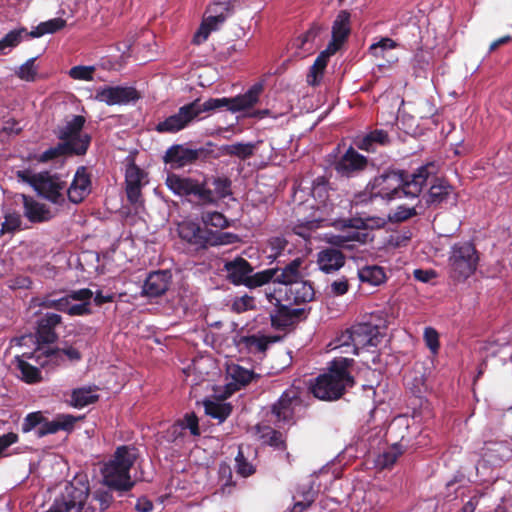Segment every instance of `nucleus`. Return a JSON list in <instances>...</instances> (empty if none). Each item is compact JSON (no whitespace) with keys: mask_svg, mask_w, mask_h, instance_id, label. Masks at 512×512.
Here are the masks:
<instances>
[{"mask_svg":"<svg viewBox=\"0 0 512 512\" xmlns=\"http://www.w3.org/2000/svg\"><path fill=\"white\" fill-rule=\"evenodd\" d=\"M354 336V348L352 354L357 355L360 348L366 346L376 347L382 339L379 327L369 322L356 323L352 325Z\"/></svg>","mask_w":512,"mask_h":512,"instance_id":"nucleus-17","label":"nucleus"},{"mask_svg":"<svg viewBox=\"0 0 512 512\" xmlns=\"http://www.w3.org/2000/svg\"><path fill=\"white\" fill-rule=\"evenodd\" d=\"M138 457V449L132 445L116 448L112 458L102 469L103 481L109 488L126 492L131 490L135 482L131 479L130 470Z\"/></svg>","mask_w":512,"mask_h":512,"instance_id":"nucleus-5","label":"nucleus"},{"mask_svg":"<svg viewBox=\"0 0 512 512\" xmlns=\"http://www.w3.org/2000/svg\"><path fill=\"white\" fill-rule=\"evenodd\" d=\"M24 38H30L29 31H27L26 28L21 27L19 29L10 31L0 40V52L5 54L4 50L6 48L16 47Z\"/></svg>","mask_w":512,"mask_h":512,"instance_id":"nucleus-44","label":"nucleus"},{"mask_svg":"<svg viewBox=\"0 0 512 512\" xmlns=\"http://www.w3.org/2000/svg\"><path fill=\"white\" fill-rule=\"evenodd\" d=\"M179 238L187 245L190 252L202 254L211 247L234 244L240 241L237 234L213 231L196 221H183L178 224Z\"/></svg>","mask_w":512,"mask_h":512,"instance_id":"nucleus-4","label":"nucleus"},{"mask_svg":"<svg viewBox=\"0 0 512 512\" xmlns=\"http://www.w3.org/2000/svg\"><path fill=\"white\" fill-rule=\"evenodd\" d=\"M345 260L343 252L333 247L325 248L317 255L319 269L326 274L338 271L344 266Z\"/></svg>","mask_w":512,"mask_h":512,"instance_id":"nucleus-28","label":"nucleus"},{"mask_svg":"<svg viewBox=\"0 0 512 512\" xmlns=\"http://www.w3.org/2000/svg\"><path fill=\"white\" fill-rule=\"evenodd\" d=\"M358 277L362 283L373 286L382 284L386 279L384 269L378 265L364 266L358 270Z\"/></svg>","mask_w":512,"mask_h":512,"instance_id":"nucleus-36","label":"nucleus"},{"mask_svg":"<svg viewBox=\"0 0 512 512\" xmlns=\"http://www.w3.org/2000/svg\"><path fill=\"white\" fill-rule=\"evenodd\" d=\"M62 322V317L56 313H46L37 322L36 336L41 344H52L57 341L56 326Z\"/></svg>","mask_w":512,"mask_h":512,"instance_id":"nucleus-22","label":"nucleus"},{"mask_svg":"<svg viewBox=\"0 0 512 512\" xmlns=\"http://www.w3.org/2000/svg\"><path fill=\"white\" fill-rule=\"evenodd\" d=\"M42 355L55 364H61L66 356L70 361H79L82 358L81 353L74 347L70 346L64 349L47 348L42 351Z\"/></svg>","mask_w":512,"mask_h":512,"instance_id":"nucleus-35","label":"nucleus"},{"mask_svg":"<svg viewBox=\"0 0 512 512\" xmlns=\"http://www.w3.org/2000/svg\"><path fill=\"white\" fill-rule=\"evenodd\" d=\"M194 156L193 148L183 144H174L166 150L163 161L169 164L172 169H179L195 164Z\"/></svg>","mask_w":512,"mask_h":512,"instance_id":"nucleus-23","label":"nucleus"},{"mask_svg":"<svg viewBox=\"0 0 512 512\" xmlns=\"http://www.w3.org/2000/svg\"><path fill=\"white\" fill-rule=\"evenodd\" d=\"M171 274L167 270L151 272L146 278L142 293L151 298L163 295L169 288Z\"/></svg>","mask_w":512,"mask_h":512,"instance_id":"nucleus-21","label":"nucleus"},{"mask_svg":"<svg viewBox=\"0 0 512 512\" xmlns=\"http://www.w3.org/2000/svg\"><path fill=\"white\" fill-rule=\"evenodd\" d=\"M368 164V158L350 146L334 163V170L341 177L352 178L366 170Z\"/></svg>","mask_w":512,"mask_h":512,"instance_id":"nucleus-12","label":"nucleus"},{"mask_svg":"<svg viewBox=\"0 0 512 512\" xmlns=\"http://www.w3.org/2000/svg\"><path fill=\"white\" fill-rule=\"evenodd\" d=\"M421 203V200L415 207H405V206H398L396 210L389 215V219L392 222H404L416 215L419 214V212L416 210V208Z\"/></svg>","mask_w":512,"mask_h":512,"instance_id":"nucleus-54","label":"nucleus"},{"mask_svg":"<svg viewBox=\"0 0 512 512\" xmlns=\"http://www.w3.org/2000/svg\"><path fill=\"white\" fill-rule=\"evenodd\" d=\"M219 481L221 483V491L223 494H231L236 486L233 481V472L229 464L222 462L218 468Z\"/></svg>","mask_w":512,"mask_h":512,"instance_id":"nucleus-45","label":"nucleus"},{"mask_svg":"<svg viewBox=\"0 0 512 512\" xmlns=\"http://www.w3.org/2000/svg\"><path fill=\"white\" fill-rule=\"evenodd\" d=\"M65 313H67L70 316L90 315L92 313L91 303L90 302H82L79 304H72V301H69V304H67Z\"/></svg>","mask_w":512,"mask_h":512,"instance_id":"nucleus-63","label":"nucleus"},{"mask_svg":"<svg viewBox=\"0 0 512 512\" xmlns=\"http://www.w3.org/2000/svg\"><path fill=\"white\" fill-rule=\"evenodd\" d=\"M398 44L391 38L384 37L369 47L370 54L375 58H384L388 49H395Z\"/></svg>","mask_w":512,"mask_h":512,"instance_id":"nucleus-52","label":"nucleus"},{"mask_svg":"<svg viewBox=\"0 0 512 512\" xmlns=\"http://www.w3.org/2000/svg\"><path fill=\"white\" fill-rule=\"evenodd\" d=\"M178 421L182 422L184 430L188 429L191 435L200 436L199 419L194 412L186 413L183 418L178 419Z\"/></svg>","mask_w":512,"mask_h":512,"instance_id":"nucleus-59","label":"nucleus"},{"mask_svg":"<svg viewBox=\"0 0 512 512\" xmlns=\"http://www.w3.org/2000/svg\"><path fill=\"white\" fill-rule=\"evenodd\" d=\"M77 420L78 418L71 414L58 415L53 421H48L44 417V422L42 423V426L38 427L36 434L41 438L49 434H55L61 430L69 432L74 428Z\"/></svg>","mask_w":512,"mask_h":512,"instance_id":"nucleus-30","label":"nucleus"},{"mask_svg":"<svg viewBox=\"0 0 512 512\" xmlns=\"http://www.w3.org/2000/svg\"><path fill=\"white\" fill-rule=\"evenodd\" d=\"M478 261V252L472 243L460 242L454 244L449 256L451 278L455 281H465L476 271Z\"/></svg>","mask_w":512,"mask_h":512,"instance_id":"nucleus-8","label":"nucleus"},{"mask_svg":"<svg viewBox=\"0 0 512 512\" xmlns=\"http://www.w3.org/2000/svg\"><path fill=\"white\" fill-rule=\"evenodd\" d=\"M67 22L63 18H53L39 23L33 30L29 31L30 38H39L45 34H53L66 26Z\"/></svg>","mask_w":512,"mask_h":512,"instance_id":"nucleus-38","label":"nucleus"},{"mask_svg":"<svg viewBox=\"0 0 512 512\" xmlns=\"http://www.w3.org/2000/svg\"><path fill=\"white\" fill-rule=\"evenodd\" d=\"M262 91L263 85L255 83L246 93L235 97L209 98L203 103L197 98L181 106L176 114L158 122L155 126V131L158 133H177L185 129L195 119H202V113H211L223 108L236 113L252 108L258 102Z\"/></svg>","mask_w":512,"mask_h":512,"instance_id":"nucleus-2","label":"nucleus"},{"mask_svg":"<svg viewBox=\"0 0 512 512\" xmlns=\"http://www.w3.org/2000/svg\"><path fill=\"white\" fill-rule=\"evenodd\" d=\"M350 13L347 10H341L332 25V40L329 42L328 46L335 48L338 51L343 43L348 38L351 28H350Z\"/></svg>","mask_w":512,"mask_h":512,"instance_id":"nucleus-27","label":"nucleus"},{"mask_svg":"<svg viewBox=\"0 0 512 512\" xmlns=\"http://www.w3.org/2000/svg\"><path fill=\"white\" fill-rule=\"evenodd\" d=\"M204 407L205 413L217 419L220 423L224 422L231 415L233 410L232 405L227 402L206 401Z\"/></svg>","mask_w":512,"mask_h":512,"instance_id":"nucleus-40","label":"nucleus"},{"mask_svg":"<svg viewBox=\"0 0 512 512\" xmlns=\"http://www.w3.org/2000/svg\"><path fill=\"white\" fill-rule=\"evenodd\" d=\"M24 215L32 223H41L51 219V212L45 204L39 203L32 197L22 195Z\"/></svg>","mask_w":512,"mask_h":512,"instance_id":"nucleus-31","label":"nucleus"},{"mask_svg":"<svg viewBox=\"0 0 512 512\" xmlns=\"http://www.w3.org/2000/svg\"><path fill=\"white\" fill-rule=\"evenodd\" d=\"M236 471L242 477H249L255 473V467L246 459L242 447H239L235 457Z\"/></svg>","mask_w":512,"mask_h":512,"instance_id":"nucleus-53","label":"nucleus"},{"mask_svg":"<svg viewBox=\"0 0 512 512\" xmlns=\"http://www.w3.org/2000/svg\"><path fill=\"white\" fill-rule=\"evenodd\" d=\"M390 143V136L383 129H375L364 135H358L353 140L356 148L367 153H375L379 147H386Z\"/></svg>","mask_w":512,"mask_h":512,"instance_id":"nucleus-20","label":"nucleus"},{"mask_svg":"<svg viewBox=\"0 0 512 512\" xmlns=\"http://www.w3.org/2000/svg\"><path fill=\"white\" fill-rule=\"evenodd\" d=\"M95 99L108 106L124 105L140 99V94L134 87L104 86L96 90Z\"/></svg>","mask_w":512,"mask_h":512,"instance_id":"nucleus-14","label":"nucleus"},{"mask_svg":"<svg viewBox=\"0 0 512 512\" xmlns=\"http://www.w3.org/2000/svg\"><path fill=\"white\" fill-rule=\"evenodd\" d=\"M66 182L61 179L59 174H51L49 171L38 173V181L34 190L37 194L55 205L65 203L64 189Z\"/></svg>","mask_w":512,"mask_h":512,"instance_id":"nucleus-11","label":"nucleus"},{"mask_svg":"<svg viewBox=\"0 0 512 512\" xmlns=\"http://www.w3.org/2000/svg\"><path fill=\"white\" fill-rule=\"evenodd\" d=\"M86 120L82 115H74L70 121L60 127L57 131V137L61 142H70L75 147L83 145L85 147V154L87 153L90 144L91 136L87 133H82Z\"/></svg>","mask_w":512,"mask_h":512,"instance_id":"nucleus-13","label":"nucleus"},{"mask_svg":"<svg viewBox=\"0 0 512 512\" xmlns=\"http://www.w3.org/2000/svg\"><path fill=\"white\" fill-rule=\"evenodd\" d=\"M282 293H284V300L289 303V305L308 303L314 300L315 297V290L312 282L304 280L303 278L285 287V290H282Z\"/></svg>","mask_w":512,"mask_h":512,"instance_id":"nucleus-19","label":"nucleus"},{"mask_svg":"<svg viewBox=\"0 0 512 512\" xmlns=\"http://www.w3.org/2000/svg\"><path fill=\"white\" fill-rule=\"evenodd\" d=\"M222 155L235 156L242 160L249 159L253 156L255 144L253 143H234L223 145L221 148Z\"/></svg>","mask_w":512,"mask_h":512,"instance_id":"nucleus-39","label":"nucleus"},{"mask_svg":"<svg viewBox=\"0 0 512 512\" xmlns=\"http://www.w3.org/2000/svg\"><path fill=\"white\" fill-rule=\"evenodd\" d=\"M319 227L318 221L316 220H307L304 222H299L295 224L292 228L294 234L304 238L309 239L311 233Z\"/></svg>","mask_w":512,"mask_h":512,"instance_id":"nucleus-57","label":"nucleus"},{"mask_svg":"<svg viewBox=\"0 0 512 512\" xmlns=\"http://www.w3.org/2000/svg\"><path fill=\"white\" fill-rule=\"evenodd\" d=\"M201 219L202 224L207 228L211 226L219 229L218 231H222L229 227L228 219L222 213L217 211L203 213Z\"/></svg>","mask_w":512,"mask_h":512,"instance_id":"nucleus-46","label":"nucleus"},{"mask_svg":"<svg viewBox=\"0 0 512 512\" xmlns=\"http://www.w3.org/2000/svg\"><path fill=\"white\" fill-rule=\"evenodd\" d=\"M21 226V217L17 213H10L5 216V221L2 223L1 232H14Z\"/></svg>","mask_w":512,"mask_h":512,"instance_id":"nucleus-64","label":"nucleus"},{"mask_svg":"<svg viewBox=\"0 0 512 512\" xmlns=\"http://www.w3.org/2000/svg\"><path fill=\"white\" fill-rule=\"evenodd\" d=\"M145 173L137 165L130 164L126 169L125 184L127 199L131 204H136L141 197L142 180Z\"/></svg>","mask_w":512,"mask_h":512,"instance_id":"nucleus-26","label":"nucleus"},{"mask_svg":"<svg viewBox=\"0 0 512 512\" xmlns=\"http://www.w3.org/2000/svg\"><path fill=\"white\" fill-rule=\"evenodd\" d=\"M434 174L435 165L432 162L420 166L411 174L405 170L387 169L371 179L366 185V191L355 195L354 201L361 203L378 197L386 201L403 197L416 198Z\"/></svg>","mask_w":512,"mask_h":512,"instance_id":"nucleus-1","label":"nucleus"},{"mask_svg":"<svg viewBox=\"0 0 512 512\" xmlns=\"http://www.w3.org/2000/svg\"><path fill=\"white\" fill-rule=\"evenodd\" d=\"M18 369L22 374V380L25 381L26 383H38L42 379L41 371L37 367L31 365L30 363L24 360L18 361Z\"/></svg>","mask_w":512,"mask_h":512,"instance_id":"nucleus-47","label":"nucleus"},{"mask_svg":"<svg viewBox=\"0 0 512 512\" xmlns=\"http://www.w3.org/2000/svg\"><path fill=\"white\" fill-rule=\"evenodd\" d=\"M312 196L317 199L321 203H325V201L329 197V181L324 176H319L313 181Z\"/></svg>","mask_w":512,"mask_h":512,"instance_id":"nucleus-49","label":"nucleus"},{"mask_svg":"<svg viewBox=\"0 0 512 512\" xmlns=\"http://www.w3.org/2000/svg\"><path fill=\"white\" fill-rule=\"evenodd\" d=\"M95 68L93 66H74L69 70V76L75 80L92 81Z\"/></svg>","mask_w":512,"mask_h":512,"instance_id":"nucleus-60","label":"nucleus"},{"mask_svg":"<svg viewBox=\"0 0 512 512\" xmlns=\"http://www.w3.org/2000/svg\"><path fill=\"white\" fill-rule=\"evenodd\" d=\"M97 390V386L75 388L71 392L69 404L79 409L96 403L100 397L95 393Z\"/></svg>","mask_w":512,"mask_h":512,"instance_id":"nucleus-34","label":"nucleus"},{"mask_svg":"<svg viewBox=\"0 0 512 512\" xmlns=\"http://www.w3.org/2000/svg\"><path fill=\"white\" fill-rule=\"evenodd\" d=\"M303 394L305 391L295 386L289 387L281 394L270 410L276 422H294L296 409L303 405Z\"/></svg>","mask_w":512,"mask_h":512,"instance_id":"nucleus-10","label":"nucleus"},{"mask_svg":"<svg viewBox=\"0 0 512 512\" xmlns=\"http://www.w3.org/2000/svg\"><path fill=\"white\" fill-rule=\"evenodd\" d=\"M52 296L53 294H50L40 298L37 305L44 309H54L65 313L67 304H69L66 295L58 299H54Z\"/></svg>","mask_w":512,"mask_h":512,"instance_id":"nucleus-50","label":"nucleus"},{"mask_svg":"<svg viewBox=\"0 0 512 512\" xmlns=\"http://www.w3.org/2000/svg\"><path fill=\"white\" fill-rule=\"evenodd\" d=\"M226 279L235 286H245L249 289L262 287L271 282L275 274L274 270H262L253 273L252 264L241 256L226 261L223 266Z\"/></svg>","mask_w":512,"mask_h":512,"instance_id":"nucleus-6","label":"nucleus"},{"mask_svg":"<svg viewBox=\"0 0 512 512\" xmlns=\"http://www.w3.org/2000/svg\"><path fill=\"white\" fill-rule=\"evenodd\" d=\"M303 263L304 260L301 257H297L283 267L268 268L267 270L275 271L271 281L285 285V287H287L290 284L300 280L303 278V274L301 272Z\"/></svg>","mask_w":512,"mask_h":512,"instance_id":"nucleus-24","label":"nucleus"},{"mask_svg":"<svg viewBox=\"0 0 512 512\" xmlns=\"http://www.w3.org/2000/svg\"><path fill=\"white\" fill-rule=\"evenodd\" d=\"M85 147L79 145L75 147L70 142H59L54 147H50L42 152L37 160L41 163H47L63 156H84Z\"/></svg>","mask_w":512,"mask_h":512,"instance_id":"nucleus-29","label":"nucleus"},{"mask_svg":"<svg viewBox=\"0 0 512 512\" xmlns=\"http://www.w3.org/2000/svg\"><path fill=\"white\" fill-rule=\"evenodd\" d=\"M215 144L211 141L205 143L202 146L193 148L194 149V160L195 163H205L212 159H217L219 154L215 152Z\"/></svg>","mask_w":512,"mask_h":512,"instance_id":"nucleus-48","label":"nucleus"},{"mask_svg":"<svg viewBox=\"0 0 512 512\" xmlns=\"http://www.w3.org/2000/svg\"><path fill=\"white\" fill-rule=\"evenodd\" d=\"M269 342L266 336L248 335L234 338V343L239 351L245 350L248 353H264Z\"/></svg>","mask_w":512,"mask_h":512,"instance_id":"nucleus-33","label":"nucleus"},{"mask_svg":"<svg viewBox=\"0 0 512 512\" xmlns=\"http://www.w3.org/2000/svg\"><path fill=\"white\" fill-rule=\"evenodd\" d=\"M354 365V359L337 357L330 362L329 372L319 375L310 386L314 397L323 401H333L341 398L347 387L355 383L349 369Z\"/></svg>","mask_w":512,"mask_h":512,"instance_id":"nucleus-3","label":"nucleus"},{"mask_svg":"<svg viewBox=\"0 0 512 512\" xmlns=\"http://www.w3.org/2000/svg\"><path fill=\"white\" fill-rule=\"evenodd\" d=\"M165 184L175 195L190 197L199 205H209L216 202L214 192L207 187L205 181L200 182L191 177L169 173L166 177Z\"/></svg>","mask_w":512,"mask_h":512,"instance_id":"nucleus-7","label":"nucleus"},{"mask_svg":"<svg viewBox=\"0 0 512 512\" xmlns=\"http://www.w3.org/2000/svg\"><path fill=\"white\" fill-rule=\"evenodd\" d=\"M228 372L234 382L241 387H244L253 380L260 378L259 374H256L254 371L246 369L240 365L230 366Z\"/></svg>","mask_w":512,"mask_h":512,"instance_id":"nucleus-41","label":"nucleus"},{"mask_svg":"<svg viewBox=\"0 0 512 512\" xmlns=\"http://www.w3.org/2000/svg\"><path fill=\"white\" fill-rule=\"evenodd\" d=\"M256 308L255 298L247 294L237 297L232 304V309L236 313H243Z\"/></svg>","mask_w":512,"mask_h":512,"instance_id":"nucleus-58","label":"nucleus"},{"mask_svg":"<svg viewBox=\"0 0 512 512\" xmlns=\"http://www.w3.org/2000/svg\"><path fill=\"white\" fill-rule=\"evenodd\" d=\"M385 224V219L381 217H353L344 221V227L355 230L382 228Z\"/></svg>","mask_w":512,"mask_h":512,"instance_id":"nucleus-37","label":"nucleus"},{"mask_svg":"<svg viewBox=\"0 0 512 512\" xmlns=\"http://www.w3.org/2000/svg\"><path fill=\"white\" fill-rule=\"evenodd\" d=\"M212 185L218 198H226L231 194V180L227 177L213 178Z\"/></svg>","mask_w":512,"mask_h":512,"instance_id":"nucleus-61","label":"nucleus"},{"mask_svg":"<svg viewBox=\"0 0 512 512\" xmlns=\"http://www.w3.org/2000/svg\"><path fill=\"white\" fill-rule=\"evenodd\" d=\"M405 380L407 388L414 396L422 397V395L426 392L427 387L423 375H415L413 378L408 376L405 378Z\"/></svg>","mask_w":512,"mask_h":512,"instance_id":"nucleus-55","label":"nucleus"},{"mask_svg":"<svg viewBox=\"0 0 512 512\" xmlns=\"http://www.w3.org/2000/svg\"><path fill=\"white\" fill-rule=\"evenodd\" d=\"M92 181L87 167L77 168L70 186L67 188L68 200L73 204H80L91 193Z\"/></svg>","mask_w":512,"mask_h":512,"instance_id":"nucleus-18","label":"nucleus"},{"mask_svg":"<svg viewBox=\"0 0 512 512\" xmlns=\"http://www.w3.org/2000/svg\"><path fill=\"white\" fill-rule=\"evenodd\" d=\"M44 422V416L41 412H32L29 413L22 423V431L24 433L30 432L31 430L35 429L36 427L42 426V423Z\"/></svg>","mask_w":512,"mask_h":512,"instance_id":"nucleus-62","label":"nucleus"},{"mask_svg":"<svg viewBox=\"0 0 512 512\" xmlns=\"http://www.w3.org/2000/svg\"><path fill=\"white\" fill-rule=\"evenodd\" d=\"M512 457V450L505 441H487L481 449V460L479 466H501L506 460Z\"/></svg>","mask_w":512,"mask_h":512,"instance_id":"nucleus-15","label":"nucleus"},{"mask_svg":"<svg viewBox=\"0 0 512 512\" xmlns=\"http://www.w3.org/2000/svg\"><path fill=\"white\" fill-rule=\"evenodd\" d=\"M403 454V450L400 444H393L387 450L380 453L376 458V465L381 469H387L392 467L398 457Z\"/></svg>","mask_w":512,"mask_h":512,"instance_id":"nucleus-42","label":"nucleus"},{"mask_svg":"<svg viewBox=\"0 0 512 512\" xmlns=\"http://www.w3.org/2000/svg\"><path fill=\"white\" fill-rule=\"evenodd\" d=\"M261 438L266 445L276 450L285 451L287 449L286 436L279 430L267 427Z\"/></svg>","mask_w":512,"mask_h":512,"instance_id":"nucleus-43","label":"nucleus"},{"mask_svg":"<svg viewBox=\"0 0 512 512\" xmlns=\"http://www.w3.org/2000/svg\"><path fill=\"white\" fill-rule=\"evenodd\" d=\"M453 192V187L442 178H435L428 192L423 195L426 207H439L446 202Z\"/></svg>","mask_w":512,"mask_h":512,"instance_id":"nucleus-25","label":"nucleus"},{"mask_svg":"<svg viewBox=\"0 0 512 512\" xmlns=\"http://www.w3.org/2000/svg\"><path fill=\"white\" fill-rule=\"evenodd\" d=\"M282 289L266 291L265 296L273 306L269 311L271 326L278 331H284L297 324L304 314L302 308H291L289 303L283 304Z\"/></svg>","mask_w":512,"mask_h":512,"instance_id":"nucleus-9","label":"nucleus"},{"mask_svg":"<svg viewBox=\"0 0 512 512\" xmlns=\"http://www.w3.org/2000/svg\"><path fill=\"white\" fill-rule=\"evenodd\" d=\"M334 348H345L343 353H352L354 348V336L352 334V326L345 331H342L335 339Z\"/></svg>","mask_w":512,"mask_h":512,"instance_id":"nucleus-56","label":"nucleus"},{"mask_svg":"<svg viewBox=\"0 0 512 512\" xmlns=\"http://www.w3.org/2000/svg\"><path fill=\"white\" fill-rule=\"evenodd\" d=\"M336 52L335 48L333 49L332 47L327 46L326 49L317 56L307 75V83L309 85L317 86L320 84L329 58Z\"/></svg>","mask_w":512,"mask_h":512,"instance_id":"nucleus-32","label":"nucleus"},{"mask_svg":"<svg viewBox=\"0 0 512 512\" xmlns=\"http://www.w3.org/2000/svg\"><path fill=\"white\" fill-rule=\"evenodd\" d=\"M88 495V484L82 481L71 482L65 487V492L62 494L61 506L65 512H81Z\"/></svg>","mask_w":512,"mask_h":512,"instance_id":"nucleus-16","label":"nucleus"},{"mask_svg":"<svg viewBox=\"0 0 512 512\" xmlns=\"http://www.w3.org/2000/svg\"><path fill=\"white\" fill-rule=\"evenodd\" d=\"M36 57L28 59L16 71V76L26 82H34L37 78L38 70L35 66Z\"/></svg>","mask_w":512,"mask_h":512,"instance_id":"nucleus-51","label":"nucleus"}]
</instances>
